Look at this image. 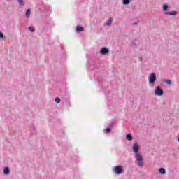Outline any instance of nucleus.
<instances>
[{
    "mask_svg": "<svg viewBox=\"0 0 179 179\" xmlns=\"http://www.w3.org/2000/svg\"><path fill=\"white\" fill-rule=\"evenodd\" d=\"M30 13H31V10L30 8H28L25 13V17H27V19H29V17H30Z\"/></svg>",
    "mask_w": 179,
    "mask_h": 179,
    "instance_id": "obj_9",
    "label": "nucleus"
},
{
    "mask_svg": "<svg viewBox=\"0 0 179 179\" xmlns=\"http://www.w3.org/2000/svg\"><path fill=\"white\" fill-rule=\"evenodd\" d=\"M162 10L164 15H168L169 16H175V15H177L176 11L167 12V10H169V5L167 4H164L162 6Z\"/></svg>",
    "mask_w": 179,
    "mask_h": 179,
    "instance_id": "obj_2",
    "label": "nucleus"
},
{
    "mask_svg": "<svg viewBox=\"0 0 179 179\" xmlns=\"http://www.w3.org/2000/svg\"><path fill=\"white\" fill-rule=\"evenodd\" d=\"M113 125H114V123H113V122L110 123V124H109V126H108V128H110V129H111V127H113Z\"/></svg>",
    "mask_w": 179,
    "mask_h": 179,
    "instance_id": "obj_20",
    "label": "nucleus"
},
{
    "mask_svg": "<svg viewBox=\"0 0 179 179\" xmlns=\"http://www.w3.org/2000/svg\"><path fill=\"white\" fill-rule=\"evenodd\" d=\"M131 0H122V5H129Z\"/></svg>",
    "mask_w": 179,
    "mask_h": 179,
    "instance_id": "obj_13",
    "label": "nucleus"
},
{
    "mask_svg": "<svg viewBox=\"0 0 179 179\" xmlns=\"http://www.w3.org/2000/svg\"><path fill=\"white\" fill-rule=\"evenodd\" d=\"M164 82L169 85H171V83H172L171 80H164Z\"/></svg>",
    "mask_w": 179,
    "mask_h": 179,
    "instance_id": "obj_17",
    "label": "nucleus"
},
{
    "mask_svg": "<svg viewBox=\"0 0 179 179\" xmlns=\"http://www.w3.org/2000/svg\"><path fill=\"white\" fill-rule=\"evenodd\" d=\"M104 132H106V134H110L111 132V129L110 127H108L104 130Z\"/></svg>",
    "mask_w": 179,
    "mask_h": 179,
    "instance_id": "obj_16",
    "label": "nucleus"
},
{
    "mask_svg": "<svg viewBox=\"0 0 179 179\" xmlns=\"http://www.w3.org/2000/svg\"><path fill=\"white\" fill-rule=\"evenodd\" d=\"M0 38H5V36H3V34H2V32H0Z\"/></svg>",
    "mask_w": 179,
    "mask_h": 179,
    "instance_id": "obj_19",
    "label": "nucleus"
},
{
    "mask_svg": "<svg viewBox=\"0 0 179 179\" xmlns=\"http://www.w3.org/2000/svg\"><path fill=\"white\" fill-rule=\"evenodd\" d=\"M155 93L156 96H163V90L160 87L157 86L155 87Z\"/></svg>",
    "mask_w": 179,
    "mask_h": 179,
    "instance_id": "obj_4",
    "label": "nucleus"
},
{
    "mask_svg": "<svg viewBox=\"0 0 179 179\" xmlns=\"http://www.w3.org/2000/svg\"><path fill=\"white\" fill-rule=\"evenodd\" d=\"M126 139H127V141H132V139H134V138L132 137V134H127L126 135Z\"/></svg>",
    "mask_w": 179,
    "mask_h": 179,
    "instance_id": "obj_11",
    "label": "nucleus"
},
{
    "mask_svg": "<svg viewBox=\"0 0 179 179\" xmlns=\"http://www.w3.org/2000/svg\"><path fill=\"white\" fill-rule=\"evenodd\" d=\"M156 80H157V78L156 77V73H152L148 76V83L150 85H154Z\"/></svg>",
    "mask_w": 179,
    "mask_h": 179,
    "instance_id": "obj_3",
    "label": "nucleus"
},
{
    "mask_svg": "<svg viewBox=\"0 0 179 179\" xmlns=\"http://www.w3.org/2000/svg\"><path fill=\"white\" fill-rule=\"evenodd\" d=\"M55 103H57V104H59V103H61V99L59 98H56L55 99Z\"/></svg>",
    "mask_w": 179,
    "mask_h": 179,
    "instance_id": "obj_18",
    "label": "nucleus"
},
{
    "mask_svg": "<svg viewBox=\"0 0 179 179\" xmlns=\"http://www.w3.org/2000/svg\"><path fill=\"white\" fill-rule=\"evenodd\" d=\"M133 152L135 153L134 157L137 166H138V167H143V165L145 164V162H143V156L139 152V145H138V143L136 142L133 145Z\"/></svg>",
    "mask_w": 179,
    "mask_h": 179,
    "instance_id": "obj_1",
    "label": "nucleus"
},
{
    "mask_svg": "<svg viewBox=\"0 0 179 179\" xmlns=\"http://www.w3.org/2000/svg\"><path fill=\"white\" fill-rule=\"evenodd\" d=\"M20 6H24V1L23 0H17Z\"/></svg>",
    "mask_w": 179,
    "mask_h": 179,
    "instance_id": "obj_14",
    "label": "nucleus"
},
{
    "mask_svg": "<svg viewBox=\"0 0 179 179\" xmlns=\"http://www.w3.org/2000/svg\"><path fill=\"white\" fill-rule=\"evenodd\" d=\"M111 23H113V18H109L106 22V25L110 26Z\"/></svg>",
    "mask_w": 179,
    "mask_h": 179,
    "instance_id": "obj_12",
    "label": "nucleus"
},
{
    "mask_svg": "<svg viewBox=\"0 0 179 179\" xmlns=\"http://www.w3.org/2000/svg\"><path fill=\"white\" fill-rule=\"evenodd\" d=\"M28 29L30 31L31 33H34V31H36L34 27H29Z\"/></svg>",
    "mask_w": 179,
    "mask_h": 179,
    "instance_id": "obj_15",
    "label": "nucleus"
},
{
    "mask_svg": "<svg viewBox=\"0 0 179 179\" xmlns=\"http://www.w3.org/2000/svg\"><path fill=\"white\" fill-rule=\"evenodd\" d=\"M123 171L122 166H117L115 168V173H116V174H121Z\"/></svg>",
    "mask_w": 179,
    "mask_h": 179,
    "instance_id": "obj_5",
    "label": "nucleus"
},
{
    "mask_svg": "<svg viewBox=\"0 0 179 179\" xmlns=\"http://www.w3.org/2000/svg\"><path fill=\"white\" fill-rule=\"evenodd\" d=\"M3 173L4 176H8V174H10V169H9V167L6 166L3 169Z\"/></svg>",
    "mask_w": 179,
    "mask_h": 179,
    "instance_id": "obj_6",
    "label": "nucleus"
},
{
    "mask_svg": "<svg viewBox=\"0 0 179 179\" xmlns=\"http://www.w3.org/2000/svg\"><path fill=\"white\" fill-rule=\"evenodd\" d=\"M100 54H101V55L108 54V49H107V48H102L100 50Z\"/></svg>",
    "mask_w": 179,
    "mask_h": 179,
    "instance_id": "obj_7",
    "label": "nucleus"
},
{
    "mask_svg": "<svg viewBox=\"0 0 179 179\" xmlns=\"http://www.w3.org/2000/svg\"><path fill=\"white\" fill-rule=\"evenodd\" d=\"M159 174L164 176V174H166V169L164 168H160L159 169Z\"/></svg>",
    "mask_w": 179,
    "mask_h": 179,
    "instance_id": "obj_8",
    "label": "nucleus"
},
{
    "mask_svg": "<svg viewBox=\"0 0 179 179\" xmlns=\"http://www.w3.org/2000/svg\"><path fill=\"white\" fill-rule=\"evenodd\" d=\"M83 30H84L83 27H80V26H78V27H76V31L77 33H80V31H83Z\"/></svg>",
    "mask_w": 179,
    "mask_h": 179,
    "instance_id": "obj_10",
    "label": "nucleus"
},
{
    "mask_svg": "<svg viewBox=\"0 0 179 179\" xmlns=\"http://www.w3.org/2000/svg\"><path fill=\"white\" fill-rule=\"evenodd\" d=\"M133 24H138V22H134Z\"/></svg>",
    "mask_w": 179,
    "mask_h": 179,
    "instance_id": "obj_21",
    "label": "nucleus"
}]
</instances>
